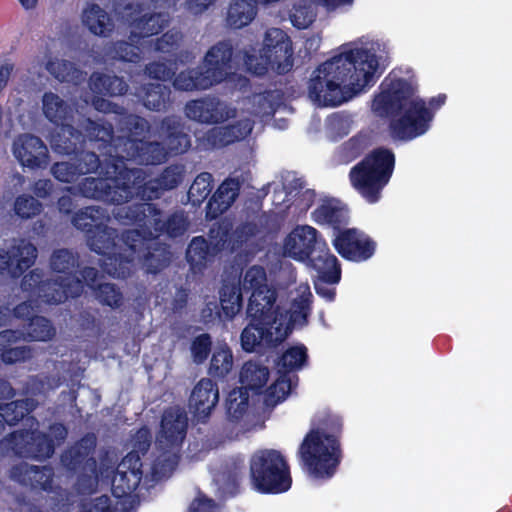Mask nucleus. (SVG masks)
I'll use <instances>...</instances> for the list:
<instances>
[{"label":"nucleus","mask_w":512,"mask_h":512,"mask_svg":"<svg viewBox=\"0 0 512 512\" xmlns=\"http://www.w3.org/2000/svg\"><path fill=\"white\" fill-rule=\"evenodd\" d=\"M383 66L382 57L370 49L341 52L313 72L309 98L319 106L339 105L373 85Z\"/></svg>","instance_id":"obj_1"},{"label":"nucleus","mask_w":512,"mask_h":512,"mask_svg":"<svg viewBox=\"0 0 512 512\" xmlns=\"http://www.w3.org/2000/svg\"><path fill=\"white\" fill-rule=\"evenodd\" d=\"M135 214L126 215L127 218L138 223L141 230H129L124 235L121 244L114 242L115 231L107 226L100 225L88 237V244L92 250L103 254L102 267L105 272L115 277H125L131 271L135 262V254L143 246L146 238L157 237L165 228L171 236H177L185 230L182 216L176 215L164 222L161 213L151 204L143 203Z\"/></svg>","instance_id":"obj_2"},{"label":"nucleus","mask_w":512,"mask_h":512,"mask_svg":"<svg viewBox=\"0 0 512 512\" xmlns=\"http://www.w3.org/2000/svg\"><path fill=\"white\" fill-rule=\"evenodd\" d=\"M372 111L391 117V132L400 140H411L424 134L432 116L425 103L415 94L413 86L402 79H386L381 92L372 102Z\"/></svg>","instance_id":"obj_3"},{"label":"nucleus","mask_w":512,"mask_h":512,"mask_svg":"<svg viewBox=\"0 0 512 512\" xmlns=\"http://www.w3.org/2000/svg\"><path fill=\"white\" fill-rule=\"evenodd\" d=\"M143 174L141 169H120L114 164L113 171L106 172L107 179L86 178L81 192L85 197L102 198L117 204L127 201L136 189H141L138 193L144 200L159 198L165 190L162 183L157 178L142 186Z\"/></svg>","instance_id":"obj_4"},{"label":"nucleus","mask_w":512,"mask_h":512,"mask_svg":"<svg viewBox=\"0 0 512 512\" xmlns=\"http://www.w3.org/2000/svg\"><path fill=\"white\" fill-rule=\"evenodd\" d=\"M310 288L307 283H300L295 291L290 293L292 307L289 320L283 319L277 324L259 323L253 321L242 331L241 345L247 352L254 351L259 346H273L286 339L292 326L303 325L306 322L309 309Z\"/></svg>","instance_id":"obj_5"},{"label":"nucleus","mask_w":512,"mask_h":512,"mask_svg":"<svg viewBox=\"0 0 512 512\" xmlns=\"http://www.w3.org/2000/svg\"><path fill=\"white\" fill-rule=\"evenodd\" d=\"M187 426L188 418L183 409L173 407L164 412L156 438L154 459L151 463L153 480L167 477L175 469Z\"/></svg>","instance_id":"obj_6"},{"label":"nucleus","mask_w":512,"mask_h":512,"mask_svg":"<svg viewBox=\"0 0 512 512\" xmlns=\"http://www.w3.org/2000/svg\"><path fill=\"white\" fill-rule=\"evenodd\" d=\"M394 162L391 151L374 150L350 170L352 187L369 203L377 202L392 175Z\"/></svg>","instance_id":"obj_7"},{"label":"nucleus","mask_w":512,"mask_h":512,"mask_svg":"<svg viewBox=\"0 0 512 512\" xmlns=\"http://www.w3.org/2000/svg\"><path fill=\"white\" fill-rule=\"evenodd\" d=\"M292 43L285 31L272 27L265 31L259 54L245 51L244 65L256 75L264 74L269 68L285 73L293 65Z\"/></svg>","instance_id":"obj_8"},{"label":"nucleus","mask_w":512,"mask_h":512,"mask_svg":"<svg viewBox=\"0 0 512 512\" xmlns=\"http://www.w3.org/2000/svg\"><path fill=\"white\" fill-rule=\"evenodd\" d=\"M250 478L255 490L262 493H282L292 483L290 470L283 455L276 450H260L250 460Z\"/></svg>","instance_id":"obj_9"},{"label":"nucleus","mask_w":512,"mask_h":512,"mask_svg":"<svg viewBox=\"0 0 512 512\" xmlns=\"http://www.w3.org/2000/svg\"><path fill=\"white\" fill-rule=\"evenodd\" d=\"M300 455L306 469L314 477H330L339 462L336 439L322 431H311L304 438Z\"/></svg>","instance_id":"obj_10"},{"label":"nucleus","mask_w":512,"mask_h":512,"mask_svg":"<svg viewBox=\"0 0 512 512\" xmlns=\"http://www.w3.org/2000/svg\"><path fill=\"white\" fill-rule=\"evenodd\" d=\"M76 264L74 255L65 249L54 252L51 257V268L54 272L63 273L52 281L41 283L37 286V295L42 301L49 304H57L68 297L80 295L83 284L79 278L67 276L70 269Z\"/></svg>","instance_id":"obj_11"},{"label":"nucleus","mask_w":512,"mask_h":512,"mask_svg":"<svg viewBox=\"0 0 512 512\" xmlns=\"http://www.w3.org/2000/svg\"><path fill=\"white\" fill-rule=\"evenodd\" d=\"M41 111L49 122L60 127V131L51 139L54 149L64 154L73 152L81 142V133L73 132L70 124L71 106L60 95L47 91L41 97Z\"/></svg>","instance_id":"obj_12"},{"label":"nucleus","mask_w":512,"mask_h":512,"mask_svg":"<svg viewBox=\"0 0 512 512\" xmlns=\"http://www.w3.org/2000/svg\"><path fill=\"white\" fill-rule=\"evenodd\" d=\"M66 435L65 427L55 424L50 427L49 436L34 431H17L5 439L2 445L24 457L47 458L53 454L55 445H59Z\"/></svg>","instance_id":"obj_13"},{"label":"nucleus","mask_w":512,"mask_h":512,"mask_svg":"<svg viewBox=\"0 0 512 512\" xmlns=\"http://www.w3.org/2000/svg\"><path fill=\"white\" fill-rule=\"evenodd\" d=\"M185 114L190 120L201 124H220L238 115L232 104L214 96L189 101Z\"/></svg>","instance_id":"obj_14"},{"label":"nucleus","mask_w":512,"mask_h":512,"mask_svg":"<svg viewBox=\"0 0 512 512\" xmlns=\"http://www.w3.org/2000/svg\"><path fill=\"white\" fill-rule=\"evenodd\" d=\"M13 154L21 166L31 170L48 165L49 152L45 143L37 136L20 135L13 143Z\"/></svg>","instance_id":"obj_15"},{"label":"nucleus","mask_w":512,"mask_h":512,"mask_svg":"<svg viewBox=\"0 0 512 512\" xmlns=\"http://www.w3.org/2000/svg\"><path fill=\"white\" fill-rule=\"evenodd\" d=\"M142 477L139 455L130 452L119 463L112 479V492L121 498L130 495L138 487Z\"/></svg>","instance_id":"obj_16"},{"label":"nucleus","mask_w":512,"mask_h":512,"mask_svg":"<svg viewBox=\"0 0 512 512\" xmlns=\"http://www.w3.org/2000/svg\"><path fill=\"white\" fill-rule=\"evenodd\" d=\"M323 244L324 242L318 238L317 231L313 227L303 225L296 227L287 236L283 250L285 255L298 261H304Z\"/></svg>","instance_id":"obj_17"},{"label":"nucleus","mask_w":512,"mask_h":512,"mask_svg":"<svg viewBox=\"0 0 512 512\" xmlns=\"http://www.w3.org/2000/svg\"><path fill=\"white\" fill-rule=\"evenodd\" d=\"M334 246L344 258L353 261L366 260L374 253V243L361 231L349 229L334 240Z\"/></svg>","instance_id":"obj_18"},{"label":"nucleus","mask_w":512,"mask_h":512,"mask_svg":"<svg viewBox=\"0 0 512 512\" xmlns=\"http://www.w3.org/2000/svg\"><path fill=\"white\" fill-rule=\"evenodd\" d=\"M275 292L266 290L262 292H253L249 299L247 314L253 321L259 323L277 324L283 319L289 320L287 311H281L280 307L274 308Z\"/></svg>","instance_id":"obj_19"},{"label":"nucleus","mask_w":512,"mask_h":512,"mask_svg":"<svg viewBox=\"0 0 512 512\" xmlns=\"http://www.w3.org/2000/svg\"><path fill=\"white\" fill-rule=\"evenodd\" d=\"M231 58L232 47L226 42H219L207 51L201 68L212 85L222 82L231 72Z\"/></svg>","instance_id":"obj_20"},{"label":"nucleus","mask_w":512,"mask_h":512,"mask_svg":"<svg viewBox=\"0 0 512 512\" xmlns=\"http://www.w3.org/2000/svg\"><path fill=\"white\" fill-rule=\"evenodd\" d=\"M252 129L253 122L244 118L227 126L210 129L203 137V141L211 147L225 146L245 139Z\"/></svg>","instance_id":"obj_21"},{"label":"nucleus","mask_w":512,"mask_h":512,"mask_svg":"<svg viewBox=\"0 0 512 512\" xmlns=\"http://www.w3.org/2000/svg\"><path fill=\"white\" fill-rule=\"evenodd\" d=\"M219 399V391L212 380L201 379L194 387L190 397V408L198 418H205L215 407Z\"/></svg>","instance_id":"obj_22"},{"label":"nucleus","mask_w":512,"mask_h":512,"mask_svg":"<svg viewBox=\"0 0 512 512\" xmlns=\"http://www.w3.org/2000/svg\"><path fill=\"white\" fill-rule=\"evenodd\" d=\"M14 270V278L20 277L37 258V248L26 240H13L6 244Z\"/></svg>","instance_id":"obj_23"},{"label":"nucleus","mask_w":512,"mask_h":512,"mask_svg":"<svg viewBox=\"0 0 512 512\" xmlns=\"http://www.w3.org/2000/svg\"><path fill=\"white\" fill-rule=\"evenodd\" d=\"M43 64H45L49 73L60 81H70L77 78L78 71L71 62L53 58L48 54L35 58L31 63L29 72L33 75H39Z\"/></svg>","instance_id":"obj_24"},{"label":"nucleus","mask_w":512,"mask_h":512,"mask_svg":"<svg viewBox=\"0 0 512 512\" xmlns=\"http://www.w3.org/2000/svg\"><path fill=\"white\" fill-rule=\"evenodd\" d=\"M19 481L30 485L34 489H40L53 493L59 497L66 495V492L53 486V472L49 467H20Z\"/></svg>","instance_id":"obj_25"},{"label":"nucleus","mask_w":512,"mask_h":512,"mask_svg":"<svg viewBox=\"0 0 512 512\" xmlns=\"http://www.w3.org/2000/svg\"><path fill=\"white\" fill-rule=\"evenodd\" d=\"M82 277L87 286L95 289L98 301L111 308H118L123 302L122 293L110 283L97 284L98 272L94 268H85Z\"/></svg>","instance_id":"obj_26"},{"label":"nucleus","mask_w":512,"mask_h":512,"mask_svg":"<svg viewBox=\"0 0 512 512\" xmlns=\"http://www.w3.org/2000/svg\"><path fill=\"white\" fill-rule=\"evenodd\" d=\"M83 25L94 35L107 37L114 29L108 13L98 5H89L81 15Z\"/></svg>","instance_id":"obj_27"},{"label":"nucleus","mask_w":512,"mask_h":512,"mask_svg":"<svg viewBox=\"0 0 512 512\" xmlns=\"http://www.w3.org/2000/svg\"><path fill=\"white\" fill-rule=\"evenodd\" d=\"M257 15L255 0H231L226 12V24L240 29L250 24Z\"/></svg>","instance_id":"obj_28"},{"label":"nucleus","mask_w":512,"mask_h":512,"mask_svg":"<svg viewBox=\"0 0 512 512\" xmlns=\"http://www.w3.org/2000/svg\"><path fill=\"white\" fill-rule=\"evenodd\" d=\"M240 383L244 391L260 393L269 380L268 367L253 361L246 362L240 370Z\"/></svg>","instance_id":"obj_29"},{"label":"nucleus","mask_w":512,"mask_h":512,"mask_svg":"<svg viewBox=\"0 0 512 512\" xmlns=\"http://www.w3.org/2000/svg\"><path fill=\"white\" fill-rule=\"evenodd\" d=\"M317 256L310 258L318 277L324 282L336 283L340 279V268L337 258L330 254L324 243L318 250Z\"/></svg>","instance_id":"obj_30"},{"label":"nucleus","mask_w":512,"mask_h":512,"mask_svg":"<svg viewBox=\"0 0 512 512\" xmlns=\"http://www.w3.org/2000/svg\"><path fill=\"white\" fill-rule=\"evenodd\" d=\"M313 217L318 223L339 226L347 223L349 212L346 206L339 200L326 199L313 212Z\"/></svg>","instance_id":"obj_31"},{"label":"nucleus","mask_w":512,"mask_h":512,"mask_svg":"<svg viewBox=\"0 0 512 512\" xmlns=\"http://www.w3.org/2000/svg\"><path fill=\"white\" fill-rule=\"evenodd\" d=\"M240 184L235 179L225 180L213 195L208 204L209 213L216 216L226 211L238 196Z\"/></svg>","instance_id":"obj_32"},{"label":"nucleus","mask_w":512,"mask_h":512,"mask_svg":"<svg viewBox=\"0 0 512 512\" xmlns=\"http://www.w3.org/2000/svg\"><path fill=\"white\" fill-rule=\"evenodd\" d=\"M125 146L133 149L132 152H127V156L129 158H139L141 162L159 163L166 156L164 148L158 143H144L130 139L125 143Z\"/></svg>","instance_id":"obj_33"},{"label":"nucleus","mask_w":512,"mask_h":512,"mask_svg":"<svg viewBox=\"0 0 512 512\" xmlns=\"http://www.w3.org/2000/svg\"><path fill=\"white\" fill-rule=\"evenodd\" d=\"M167 23V17L163 14H145L132 20L131 38L149 37L157 34Z\"/></svg>","instance_id":"obj_34"},{"label":"nucleus","mask_w":512,"mask_h":512,"mask_svg":"<svg viewBox=\"0 0 512 512\" xmlns=\"http://www.w3.org/2000/svg\"><path fill=\"white\" fill-rule=\"evenodd\" d=\"M173 84L176 89L185 91L208 89L213 86L211 80H209V77H207L201 67L181 72L175 78Z\"/></svg>","instance_id":"obj_35"},{"label":"nucleus","mask_w":512,"mask_h":512,"mask_svg":"<svg viewBox=\"0 0 512 512\" xmlns=\"http://www.w3.org/2000/svg\"><path fill=\"white\" fill-rule=\"evenodd\" d=\"M233 367V355L230 348L224 343H218L213 350L209 373L214 377L226 376Z\"/></svg>","instance_id":"obj_36"},{"label":"nucleus","mask_w":512,"mask_h":512,"mask_svg":"<svg viewBox=\"0 0 512 512\" xmlns=\"http://www.w3.org/2000/svg\"><path fill=\"white\" fill-rule=\"evenodd\" d=\"M90 88L97 94L121 95L126 92L127 85L117 76L95 73L90 78Z\"/></svg>","instance_id":"obj_37"},{"label":"nucleus","mask_w":512,"mask_h":512,"mask_svg":"<svg viewBox=\"0 0 512 512\" xmlns=\"http://www.w3.org/2000/svg\"><path fill=\"white\" fill-rule=\"evenodd\" d=\"M315 0H298L289 13L292 25L298 29L308 28L316 19Z\"/></svg>","instance_id":"obj_38"},{"label":"nucleus","mask_w":512,"mask_h":512,"mask_svg":"<svg viewBox=\"0 0 512 512\" xmlns=\"http://www.w3.org/2000/svg\"><path fill=\"white\" fill-rule=\"evenodd\" d=\"M209 245L202 237L194 238L187 249V260L195 271H200L210 260Z\"/></svg>","instance_id":"obj_39"},{"label":"nucleus","mask_w":512,"mask_h":512,"mask_svg":"<svg viewBox=\"0 0 512 512\" xmlns=\"http://www.w3.org/2000/svg\"><path fill=\"white\" fill-rule=\"evenodd\" d=\"M221 307L228 318H233L242 307L240 288L235 284H225L220 292Z\"/></svg>","instance_id":"obj_40"},{"label":"nucleus","mask_w":512,"mask_h":512,"mask_svg":"<svg viewBox=\"0 0 512 512\" xmlns=\"http://www.w3.org/2000/svg\"><path fill=\"white\" fill-rule=\"evenodd\" d=\"M105 213L97 207H87L75 214L73 224L80 230L91 233L92 228H98L103 224Z\"/></svg>","instance_id":"obj_41"},{"label":"nucleus","mask_w":512,"mask_h":512,"mask_svg":"<svg viewBox=\"0 0 512 512\" xmlns=\"http://www.w3.org/2000/svg\"><path fill=\"white\" fill-rule=\"evenodd\" d=\"M176 127V120L169 119L163 123L162 130H165V133L167 134L165 144L169 151L174 153H182L189 148L190 141L187 135L178 132Z\"/></svg>","instance_id":"obj_42"},{"label":"nucleus","mask_w":512,"mask_h":512,"mask_svg":"<svg viewBox=\"0 0 512 512\" xmlns=\"http://www.w3.org/2000/svg\"><path fill=\"white\" fill-rule=\"evenodd\" d=\"M248 394L242 388L233 389L227 399V414L231 421H239L246 416Z\"/></svg>","instance_id":"obj_43"},{"label":"nucleus","mask_w":512,"mask_h":512,"mask_svg":"<svg viewBox=\"0 0 512 512\" xmlns=\"http://www.w3.org/2000/svg\"><path fill=\"white\" fill-rule=\"evenodd\" d=\"M241 289L247 292L251 291V293L270 290L267 285V276L264 268L260 266L248 268L244 273Z\"/></svg>","instance_id":"obj_44"},{"label":"nucleus","mask_w":512,"mask_h":512,"mask_svg":"<svg viewBox=\"0 0 512 512\" xmlns=\"http://www.w3.org/2000/svg\"><path fill=\"white\" fill-rule=\"evenodd\" d=\"M42 204L33 196L21 194L14 200L13 210L15 215L21 219H31L42 211Z\"/></svg>","instance_id":"obj_45"},{"label":"nucleus","mask_w":512,"mask_h":512,"mask_svg":"<svg viewBox=\"0 0 512 512\" xmlns=\"http://www.w3.org/2000/svg\"><path fill=\"white\" fill-rule=\"evenodd\" d=\"M21 334L23 339L48 341L55 335V330L47 319L37 316L31 319L26 336L23 333Z\"/></svg>","instance_id":"obj_46"},{"label":"nucleus","mask_w":512,"mask_h":512,"mask_svg":"<svg viewBox=\"0 0 512 512\" xmlns=\"http://www.w3.org/2000/svg\"><path fill=\"white\" fill-rule=\"evenodd\" d=\"M212 190V175L204 172L199 174L190 186L188 197L193 205L201 204Z\"/></svg>","instance_id":"obj_47"},{"label":"nucleus","mask_w":512,"mask_h":512,"mask_svg":"<svg viewBox=\"0 0 512 512\" xmlns=\"http://www.w3.org/2000/svg\"><path fill=\"white\" fill-rule=\"evenodd\" d=\"M307 359V352L304 346H294L288 349L278 362L279 373L293 371L303 367Z\"/></svg>","instance_id":"obj_48"},{"label":"nucleus","mask_w":512,"mask_h":512,"mask_svg":"<svg viewBox=\"0 0 512 512\" xmlns=\"http://www.w3.org/2000/svg\"><path fill=\"white\" fill-rule=\"evenodd\" d=\"M291 390V377L280 375L276 381L265 391L264 401L268 406H274L284 400Z\"/></svg>","instance_id":"obj_49"},{"label":"nucleus","mask_w":512,"mask_h":512,"mask_svg":"<svg viewBox=\"0 0 512 512\" xmlns=\"http://www.w3.org/2000/svg\"><path fill=\"white\" fill-rule=\"evenodd\" d=\"M30 409L31 406L25 400H17L0 406V422L5 421L12 425L22 419Z\"/></svg>","instance_id":"obj_50"},{"label":"nucleus","mask_w":512,"mask_h":512,"mask_svg":"<svg viewBox=\"0 0 512 512\" xmlns=\"http://www.w3.org/2000/svg\"><path fill=\"white\" fill-rule=\"evenodd\" d=\"M144 105L150 110H161L166 104V88L160 84L153 85L144 96Z\"/></svg>","instance_id":"obj_51"},{"label":"nucleus","mask_w":512,"mask_h":512,"mask_svg":"<svg viewBox=\"0 0 512 512\" xmlns=\"http://www.w3.org/2000/svg\"><path fill=\"white\" fill-rule=\"evenodd\" d=\"M85 136L91 140L107 141L111 138V125L99 124L91 120H86Z\"/></svg>","instance_id":"obj_52"},{"label":"nucleus","mask_w":512,"mask_h":512,"mask_svg":"<svg viewBox=\"0 0 512 512\" xmlns=\"http://www.w3.org/2000/svg\"><path fill=\"white\" fill-rule=\"evenodd\" d=\"M211 346L210 336L202 334L194 339L191 345V353L195 362L202 363L208 355Z\"/></svg>","instance_id":"obj_53"},{"label":"nucleus","mask_w":512,"mask_h":512,"mask_svg":"<svg viewBox=\"0 0 512 512\" xmlns=\"http://www.w3.org/2000/svg\"><path fill=\"white\" fill-rule=\"evenodd\" d=\"M95 445V439L92 436L84 438L76 447L72 448L65 456L64 461L70 457L69 465H74L80 462V458L88 455L90 450Z\"/></svg>","instance_id":"obj_54"},{"label":"nucleus","mask_w":512,"mask_h":512,"mask_svg":"<svg viewBox=\"0 0 512 512\" xmlns=\"http://www.w3.org/2000/svg\"><path fill=\"white\" fill-rule=\"evenodd\" d=\"M51 171L54 177L62 182H72L78 175H81L78 166L67 162L56 163Z\"/></svg>","instance_id":"obj_55"},{"label":"nucleus","mask_w":512,"mask_h":512,"mask_svg":"<svg viewBox=\"0 0 512 512\" xmlns=\"http://www.w3.org/2000/svg\"><path fill=\"white\" fill-rule=\"evenodd\" d=\"M251 113L258 116L270 115L273 112V104L269 93L254 95L251 99Z\"/></svg>","instance_id":"obj_56"},{"label":"nucleus","mask_w":512,"mask_h":512,"mask_svg":"<svg viewBox=\"0 0 512 512\" xmlns=\"http://www.w3.org/2000/svg\"><path fill=\"white\" fill-rule=\"evenodd\" d=\"M32 355L31 349L27 346H17L13 348H7L2 353V360L5 363H15L18 361H24L30 358Z\"/></svg>","instance_id":"obj_57"},{"label":"nucleus","mask_w":512,"mask_h":512,"mask_svg":"<svg viewBox=\"0 0 512 512\" xmlns=\"http://www.w3.org/2000/svg\"><path fill=\"white\" fill-rule=\"evenodd\" d=\"M116 58L128 61L136 62L139 60L138 48L126 42H118L114 47Z\"/></svg>","instance_id":"obj_58"},{"label":"nucleus","mask_w":512,"mask_h":512,"mask_svg":"<svg viewBox=\"0 0 512 512\" xmlns=\"http://www.w3.org/2000/svg\"><path fill=\"white\" fill-rule=\"evenodd\" d=\"M181 39L177 31H169L156 40L155 49L162 52H169Z\"/></svg>","instance_id":"obj_59"},{"label":"nucleus","mask_w":512,"mask_h":512,"mask_svg":"<svg viewBox=\"0 0 512 512\" xmlns=\"http://www.w3.org/2000/svg\"><path fill=\"white\" fill-rule=\"evenodd\" d=\"M147 73L151 78L167 80L174 74V70L165 63L156 62L147 67Z\"/></svg>","instance_id":"obj_60"},{"label":"nucleus","mask_w":512,"mask_h":512,"mask_svg":"<svg viewBox=\"0 0 512 512\" xmlns=\"http://www.w3.org/2000/svg\"><path fill=\"white\" fill-rule=\"evenodd\" d=\"M109 502L110 500L107 496H100L85 503L81 512H111Z\"/></svg>","instance_id":"obj_61"},{"label":"nucleus","mask_w":512,"mask_h":512,"mask_svg":"<svg viewBox=\"0 0 512 512\" xmlns=\"http://www.w3.org/2000/svg\"><path fill=\"white\" fill-rule=\"evenodd\" d=\"M77 166L81 174L93 172L99 166L98 157L95 153L87 152L82 155L80 163Z\"/></svg>","instance_id":"obj_62"},{"label":"nucleus","mask_w":512,"mask_h":512,"mask_svg":"<svg viewBox=\"0 0 512 512\" xmlns=\"http://www.w3.org/2000/svg\"><path fill=\"white\" fill-rule=\"evenodd\" d=\"M0 276H9L14 278V270L9 258L6 244L0 247Z\"/></svg>","instance_id":"obj_63"},{"label":"nucleus","mask_w":512,"mask_h":512,"mask_svg":"<svg viewBox=\"0 0 512 512\" xmlns=\"http://www.w3.org/2000/svg\"><path fill=\"white\" fill-rule=\"evenodd\" d=\"M189 512H218V508L210 499L199 497L191 503Z\"/></svg>","instance_id":"obj_64"}]
</instances>
